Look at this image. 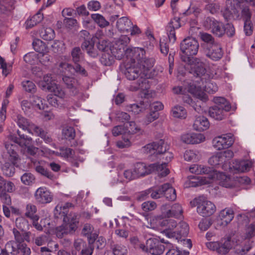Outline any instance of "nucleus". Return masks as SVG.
<instances>
[{"instance_id": "obj_25", "label": "nucleus", "mask_w": 255, "mask_h": 255, "mask_svg": "<svg viewBox=\"0 0 255 255\" xmlns=\"http://www.w3.org/2000/svg\"><path fill=\"white\" fill-rule=\"evenodd\" d=\"M190 172L196 174H206V176L210 175H213V172L217 171L206 166L201 164H193L189 169Z\"/></svg>"}, {"instance_id": "obj_10", "label": "nucleus", "mask_w": 255, "mask_h": 255, "mask_svg": "<svg viewBox=\"0 0 255 255\" xmlns=\"http://www.w3.org/2000/svg\"><path fill=\"white\" fill-rule=\"evenodd\" d=\"M234 142L233 135L231 134H226L214 138L212 144L215 149L220 150L231 146Z\"/></svg>"}, {"instance_id": "obj_41", "label": "nucleus", "mask_w": 255, "mask_h": 255, "mask_svg": "<svg viewBox=\"0 0 255 255\" xmlns=\"http://www.w3.org/2000/svg\"><path fill=\"white\" fill-rule=\"evenodd\" d=\"M176 233V238H181V237H186L188 234L189 227L187 224L184 222H180L175 230Z\"/></svg>"}, {"instance_id": "obj_54", "label": "nucleus", "mask_w": 255, "mask_h": 255, "mask_svg": "<svg viewBox=\"0 0 255 255\" xmlns=\"http://www.w3.org/2000/svg\"><path fill=\"white\" fill-rule=\"evenodd\" d=\"M32 220V226L35 228L38 231H42L43 229V227L45 226V223L47 220L46 218L42 219L38 222L39 217L35 216L34 218L31 219Z\"/></svg>"}, {"instance_id": "obj_2", "label": "nucleus", "mask_w": 255, "mask_h": 255, "mask_svg": "<svg viewBox=\"0 0 255 255\" xmlns=\"http://www.w3.org/2000/svg\"><path fill=\"white\" fill-rule=\"evenodd\" d=\"M213 175L208 176H193L189 181V185L191 187H197L209 184L212 179L219 181V183L226 188H231L235 186L236 181L226 174L220 172L214 171Z\"/></svg>"}, {"instance_id": "obj_51", "label": "nucleus", "mask_w": 255, "mask_h": 255, "mask_svg": "<svg viewBox=\"0 0 255 255\" xmlns=\"http://www.w3.org/2000/svg\"><path fill=\"white\" fill-rule=\"evenodd\" d=\"M252 164L251 161H241L235 166L234 168L238 172H244L249 170L252 167Z\"/></svg>"}, {"instance_id": "obj_35", "label": "nucleus", "mask_w": 255, "mask_h": 255, "mask_svg": "<svg viewBox=\"0 0 255 255\" xmlns=\"http://www.w3.org/2000/svg\"><path fill=\"white\" fill-rule=\"evenodd\" d=\"M162 188L164 190V195L168 200L174 201L176 199V191L170 184H164Z\"/></svg>"}, {"instance_id": "obj_56", "label": "nucleus", "mask_w": 255, "mask_h": 255, "mask_svg": "<svg viewBox=\"0 0 255 255\" xmlns=\"http://www.w3.org/2000/svg\"><path fill=\"white\" fill-rule=\"evenodd\" d=\"M47 101L49 104L53 107L58 108L64 107L63 99L58 100L55 96L52 95H48L47 97Z\"/></svg>"}, {"instance_id": "obj_4", "label": "nucleus", "mask_w": 255, "mask_h": 255, "mask_svg": "<svg viewBox=\"0 0 255 255\" xmlns=\"http://www.w3.org/2000/svg\"><path fill=\"white\" fill-rule=\"evenodd\" d=\"M17 134L19 137L13 135L9 136V139L15 143L18 144L20 147L26 148L27 153L30 155L34 156L39 152V148L31 145L32 138L23 134H21L19 130H17Z\"/></svg>"}, {"instance_id": "obj_27", "label": "nucleus", "mask_w": 255, "mask_h": 255, "mask_svg": "<svg viewBox=\"0 0 255 255\" xmlns=\"http://www.w3.org/2000/svg\"><path fill=\"white\" fill-rule=\"evenodd\" d=\"M132 23L127 17L123 16L117 20L116 27L121 32H128L132 27Z\"/></svg>"}, {"instance_id": "obj_22", "label": "nucleus", "mask_w": 255, "mask_h": 255, "mask_svg": "<svg viewBox=\"0 0 255 255\" xmlns=\"http://www.w3.org/2000/svg\"><path fill=\"white\" fill-rule=\"evenodd\" d=\"M163 227H166V230L164 231L165 235L168 238H174L176 236L175 231H172L175 228H176L178 225L176 221L173 219H166L162 222Z\"/></svg>"}, {"instance_id": "obj_40", "label": "nucleus", "mask_w": 255, "mask_h": 255, "mask_svg": "<svg viewBox=\"0 0 255 255\" xmlns=\"http://www.w3.org/2000/svg\"><path fill=\"white\" fill-rule=\"evenodd\" d=\"M225 112L224 109L213 106L210 108L209 114L213 119L217 120H222L225 117L224 113Z\"/></svg>"}, {"instance_id": "obj_49", "label": "nucleus", "mask_w": 255, "mask_h": 255, "mask_svg": "<svg viewBox=\"0 0 255 255\" xmlns=\"http://www.w3.org/2000/svg\"><path fill=\"white\" fill-rule=\"evenodd\" d=\"M1 190L3 192L12 193L15 190V187L13 182L10 181L3 180L0 182Z\"/></svg>"}, {"instance_id": "obj_7", "label": "nucleus", "mask_w": 255, "mask_h": 255, "mask_svg": "<svg viewBox=\"0 0 255 255\" xmlns=\"http://www.w3.org/2000/svg\"><path fill=\"white\" fill-rule=\"evenodd\" d=\"M199 43L198 41L193 37H187L184 39L180 43V50L184 55L182 56H188L196 55L198 51Z\"/></svg>"}, {"instance_id": "obj_48", "label": "nucleus", "mask_w": 255, "mask_h": 255, "mask_svg": "<svg viewBox=\"0 0 255 255\" xmlns=\"http://www.w3.org/2000/svg\"><path fill=\"white\" fill-rule=\"evenodd\" d=\"M43 18V16L42 14L38 13L33 15L30 19L26 21V28H29L33 27L37 24L40 22Z\"/></svg>"}, {"instance_id": "obj_28", "label": "nucleus", "mask_w": 255, "mask_h": 255, "mask_svg": "<svg viewBox=\"0 0 255 255\" xmlns=\"http://www.w3.org/2000/svg\"><path fill=\"white\" fill-rule=\"evenodd\" d=\"M219 218L223 225H227L234 218V211L231 209L225 208L220 212Z\"/></svg>"}, {"instance_id": "obj_38", "label": "nucleus", "mask_w": 255, "mask_h": 255, "mask_svg": "<svg viewBox=\"0 0 255 255\" xmlns=\"http://www.w3.org/2000/svg\"><path fill=\"white\" fill-rule=\"evenodd\" d=\"M48 91L53 93L54 96L59 98L60 99H64L65 98L66 94L63 89L56 83L52 86L48 87Z\"/></svg>"}, {"instance_id": "obj_42", "label": "nucleus", "mask_w": 255, "mask_h": 255, "mask_svg": "<svg viewBox=\"0 0 255 255\" xmlns=\"http://www.w3.org/2000/svg\"><path fill=\"white\" fill-rule=\"evenodd\" d=\"M33 49L37 52L43 55L48 53V48L41 40L37 39L34 40L32 43Z\"/></svg>"}, {"instance_id": "obj_9", "label": "nucleus", "mask_w": 255, "mask_h": 255, "mask_svg": "<svg viewBox=\"0 0 255 255\" xmlns=\"http://www.w3.org/2000/svg\"><path fill=\"white\" fill-rule=\"evenodd\" d=\"M169 149V145L163 140L153 142L145 145L142 147V151L149 155L163 154Z\"/></svg>"}, {"instance_id": "obj_14", "label": "nucleus", "mask_w": 255, "mask_h": 255, "mask_svg": "<svg viewBox=\"0 0 255 255\" xmlns=\"http://www.w3.org/2000/svg\"><path fill=\"white\" fill-rule=\"evenodd\" d=\"M53 194L45 187L38 188L34 193V198L39 204H46L50 203L53 200Z\"/></svg>"}, {"instance_id": "obj_50", "label": "nucleus", "mask_w": 255, "mask_h": 255, "mask_svg": "<svg viewBox=\"0 0 255 255\" xmlns=\"http://www.w3.org/2000/svg\"><path fill=\"white\" fill-rule=\"evenodd\" d=\"M126 129H127V133L131 134L134 133H141L143 130L139 126L137 125L134 122H130L126 124Z\"/></svg>"}, {"instance_id": "obj_8", "label": "nucleus", "mask_w": 255, "mask_h": 255, "mask_svg": "<svg viewBox=\"0 0 255 255\" xmlns=\"http://www.w3.org/2000/svg\"><path fill=\"white\" fill-rule=\"evenodd\" d=\"M206 247L211 251H216L220 255L228 254L232 249L230 239H222L217 242H210L206 243Z\"/></svg>"}, {"instance_id": "obj_1", "label": "nucleus", "mask_w": 255, "mask_h": 255, "mask_svg": "<svg viewBox=\"0 0 255 255\" xmlns=\"http://www.w3.org/2000/svg\"><path fill=\"white\" fill-rule=\"evenodd\" d=\"M62 208L65 209V206L62 207L57 205L54 210V214L58 217V215L64 216L63 224L56 228L55 232L57 237L62 238L64 235L72 234L75 232L79 224L78 216L74 213L65 215V212L62 211Z\"/></svg>"}, {"instance_id": "obj_21", "label": "nucleus", "mask_w": 255, "mask_h": 255, "mask_svg": "<svg viewBox=\"0 0 255 255\" xmlns=\"http://www.w3.org/2000/svg\"><path fill=\"white\" fill-rule=\"evenodd\" d=\"M188 91L201 101L206 102L208 100V97L201 86H197L195 84L190 83L188 86Z\"/></svg>"}, {"instance_id": "obj_3", "label": "nucleus", "mask_w": 255, "mask_h": 255, "mask_svg": "<svg viewBox=\"0 0 255 255\" xmlns=\"http://www.w3.org/2000/svg\"><path fill=\"white\" fill-rule=\"evenodd\" d=\"M181 59L190 66V72L195 76L204 77L202 78V80L206 79L208 77V74H206V70L205 64L200 59L183 56H182Z\"/></svg>"}, {"instance_id": "obj_17", "label": "nucleus", "mask_w": 255, "mask_h": 255, "mask_svg": "<svg viewBox=\"0 0 255 255\" xmlns=\"http://www.w3.org/2000/svg\"><path fill=\"white\" fill-rule=\"evenodd\" d=\"M126 53L127 54V58H130L131 63H136L139 65L142 63V60L145 58V52L143 48L134 47L132 49H127Z\"/></svg>"}, {"instance_id": "obj_57", "label": "nucleus", "mask_w": 255, "mask_h": 255, "mask_svg": "<svg viewBox=\"0 0 255 255\" xmlns=\"http://www.w3.org/2000/svg\"><path fill=\"white\" fill-rule=\"evenodd\" d=\"M41 37L45 40L50 41L55 37V32L53 29L48 27L42 30L40 33Z\"/></svg>"}, {"instance_id": "obj_64", "label": "nucleus", "mask_w": 255, "mask_h": 255, "mask_svg": "<svg viewBox=\"0 0 255 255\" xmlns=\"http://www.w3.org/2000/svg\"><path fill=\"white\" fill-rule=\"evenodd\" d=\"M255 236V223L249 225L246 229L245 238L246 240H250V239Z\"/></svg>"}, {"instance_id": "obj_13", "label": "nucleus", "mask_w": 255, "mask_h": 255, "mask_svg": "<svg viewBox=\"0 0 255 255\" xmlns=\"http://www.w3.org/2000/svg\"><path fill=\"white\" fill-rule=\"evenodd\" d=\"M161 212L165 218H180L183 214V208L178 203L173 204L170 209H168V205H163L160 208Z\"/></svg>"}, {"instance_id": "obj_18", "label": "nucleus", "mask_w": 255, "mask_h": 255, "mask_svg": "<svg viewBox=\"0 0 255 255\" xmlns=\"http://www.w3.org/2000/svg\"><path fill=\"white\" fill-rule=\"evenodd\" d=\"M126 77L129 80H134L143 75L141 66L136 63H127L125 72Z\"/></svg>"}, {"instance_id": "obj_11", "label": "nucleus", "mask_w": 255, "mask_h": 255, "mask_svg": "<svg viewBox=\"0 0 255 255\" xmlns=\"http://www.w3.org/2000/svg\"><path fill=\"white\" fill-rule=\"evenodd\" d=\"M203 24L206 28L211 29L212 32L218 36H222L225 33V26L223 23L213 18L207 17Z\"/></svg>"}, {"instance_id": "obj_29", "label": "nucleus", "mask_w": 255, "mask_h": 255, "mask_svg": "<svg viewBox=\"0 0 255 255\" xmlns=\"http://www.w3.org/2000/svg\"><path fill=\"white\" fill-rule=\"evenodd\" d=\"M209 122L207 119L203 116L197 117L193 124V128L195 130L202 131L208 129Z\"/></svg>"}, {"instance_id": "obj_37", "label": "nucleus", "mask_w": 255, "mask_h": 255, "mask_svg": "<svg viewBox=\"0 0 255 255\" xmlns=\"http://www.w3.org/2000/svg\"><path fill=\"white\" fill-rule=\"evenodd\" d=\"M253 242L250 240H245L241 247H237L236 249V255H247L248 252L252 248Z\"/></svg>"}, {"instance_id": "obj_32", "label": "nucleus", "mask_w": 255, "mask_h": 255, "mask_svg": "<svg viewBox=\"0 0 255 255\" xmlns=\"http://www.w3.org/2000/svg\"><path fill=\"white\" fill-rule=\"evenodd\" d=\"M150 165H153L154 166L152 168V172L156 171L160 177L166 176L169 173V170L167 167V163L165 162L161 164L153 163L150 164Z\"/></svg>"}, {"instance_id": "obj_46", "label": "nucleus", "mask_w": 255, "mask_h": 255, "mask_svg": "<svg viewBox=\"0 0 255 255\" xmlns=\"http://www.w3.org/2000/svg\"><path fill=\"white\" fill-rule=\"evenodd\" d=\"M214 102L216 104L214 107L224 109L226 112L229 111L230 109V106L228 102L223 97H215L213 99Z\"/></svg>"}, {"instance_id": "obj_63", "label": "nucleus", "mask_w": 255, "mask_h": 255, "mask_svg": "<svg viewBox=\"0 0 255 255\" xmlns=\"http://www.w3.org/2000/svg\"><path fill=\"white\" fill-rule=\"evenodd\" d=\"M31 101L32 107L35 109L43 110L44 109L45 105L43 103V101L42 99L38 96H33Z\"/></svg>"}, {"instance_id": "obj_12", "label": "nucleus", "mask_w": 255, "mask_h": 255, "mask_svg": "<svg viewBox=\"0 0 255 255\" xmlns=\"http://www.w3.org/2000/svg\"><path fill=\"white\" fill-rule=\"evenodd\" d=\"M165 247L160 241L155 238H150L146 241L144 252L149 253L152 255H160L163 253Z\"/></svg>"}, {"instance_id": "obj_24", "label": "nucleus", "mask_w": 255, "mask_h": 255, "mask_svg": "<svg viewBox=\"0 0 255 255\" xmlns=\"http://www.w3.org/2000/svg\"><path fill=\"white\" fill-rule=\"evenodd\" d=\"M19 245L14 241H10L5 245L4 249L0 250L1 255H17L19 253Z\"/></svg>"}, {"instance_id": "obj_19", "label": "nucleus", "mask_w": 255, "mask_h": 255, "mask_svg": "<svg viewBox=\"0 0 255 255\" xmlns=\"http://www.w3.org/2000/svg\"><path fill=\"white\" fill-rule=\"evenodd\" d=\"M180 26V18L178 17L172 18L166 26L167 33L170 42L174 43L175 42L176 37L175 30Z\"/></svg>"}, {"instance_id": "obj_45", "label": "nucleus", "mask_w": 255, "mask_h": 255, "mask_svg": "<svg viewBox=\"0 0 255 255\" xmlns=\"http://www.w3.org/2000/svg\"><path fill=\"white\" fill-rule=\"evenodd\" d=\"M33 128H34L33 134H35V135L40 136L47 143H49L51 142H52V138L47 133V132L45 131L41 128H39L38 126H33Z\"/></svg>"}, {"instance_id": "obj_6", "label": "nucleus", "mask_w": 255, "mask_h": 255, "mask_svg": "<svg viewBox=\"0 0 255 255\" xmlns=\"http://www.w3.org/2000/svg\"><path fill=\"white\" fill-rule=\"evenodd\" d=\"M216 211L215 204L203 197H199L197 202V212L202 217H209Z\"/></svg>"}, {"instance_id": "obj_60", "label": "nucleus", "mask_w": 255, "mask_h": 255, "mask_svg": "<svg viewBox=\"0 0 255 255\" xmlns=\"http://www.w3.org/2000/svg\"><path fill=\"white\" fill-rule=\"evenodd\" d=\"M35 177L31 173L27 172L23 174L21 177V182L26 185H30L35 182Z\"/></svg>"}, {"instance_id": "obj_33", "label": "nucleus", "mask_w": 255, "mask_h": 255, "mask_svg": "<svg viewBox=\"0 0 255 255\" xmlns=\"http://www.w3.org/2000/svg\"><path fill=\"white\" fill-rule=\"evenodd\" d=\"M154 64V61L152 59H146L145 57L142 60V63L139 64L141 66L142 74L144 77L150 78V75L148 73L150 69L152 68Z\"/></svg>"}, {"instance_id": "obj_16", "label": "nucleus", "mask_w": 255, "mask_h": 255, "mask_svg": "<svg viewBox=\"0 0 255 255\" xmlns=\"http://www.w3.org/2000/svg\"><path fill=\"white\" fill-rule=\"evenodd\" d=\"M205 53L208 57L213 61L220 60L224 53L221 46L217 43L207 45Z\"/></svg>"}, {"instance_id": "obj_55", "label": "nucleus", "mask_w": 255, "mask_h": 255, "mask_svg": "<svg viewBox=\"0 0 255 255\" xmlns=\"http://www.w3.org/2000/svg\"><path fill=\"white\" fill-rule=\"evenodd\" d=\"M130 243L135 249L139 250L144 252L146 245H144V243L139 240L137 237L133 236L130 237Z\"/></svg>"}, {"instance_id": "obj_31", "label": "nucleus", "mask_w": 255, "mask_h": 255, "mask_svg": "<svg viewBox=\"0 0 255 255\" xmlns=\"http://www.w3.org/2000/svg\"><path fill=\"white\" fill-rule=\"evenodd\" d=\"M164 190L162 188V185L160 187L154 188V189H149L145 190L141 193V196L144 197L147 196L149 194L150 195V197L153 199H157L161 197L164 195Z\"/></svg>"}, {"instance_id": "obj_61", "label": "nucleus", "mask_w": 255, "mask_h": 255, "mask_svg": "<svg viewBox=\"0 0 255 255\" xmlns=\"http://www.w3.org/2000/svg\"><path fill=\"white\" fill-rule=\"evenodd\" d=\"M146 109L143 103H140L139 104H132L129 107V111L133 113L134 115H138L143 113Z\"/></svg>"}, {"instance_id": "obj_34", "label": "nucleus", "mask_w": 255, "mask_h": 255, "mask_svg": "<svg viewBox=\"0 0 255 255\" xmlns=\"http://www.w3.org/2000/svg\"><path fill=\"white\" fill-rule=\"evenodd\" d=\"M110 51L113 55V57H115L117 59L120 60L122 59L125 55L127 57V54L126 53L127 49L122 47L120 46H118L116 44H115L113 46Z\"/></svg>"}, {"instance_id": "obj_5", "label": "nucleus", "mask_w": 255, "mask_h": 255, "mask_svg": "<svg viewBox=\"0 0 255 255\" xmlns=\"http://www.w3.org/2000/svg\"><path fill=\"white\" fill-rule=\"evenodd\" d=\"M245 0H226L225 9L223 12L224 17L226 19H239L240 8L241 4Z\"/></svg>"}, {"instance_id": "obj_15", "label": "nucleus", "mask_w": 255, "mask_h": 255, "mask_svg": "<svg viewBox=\"0 0 255 255\" xmlns=\"http://www.w3.org/2000/svg\"><path fill=\"white\" fill-rule=\"evenodd\" d=\"M180 140L187 144H197L204 142L205 140V137L202 133L190 132L181 134Z\"/></svg>"}, {"instance_id": "obj_44", "label": "nucleus", "mask_w": 255, "mask_h": 255, "mask_svg": "<svg viewBox=\"0 0 255 255\" xmlns=\"http://www.w3.org/2000/svg\"><path fill=\"white\" fill-rule=\"evenodd\" d=\"M172 116L176 118L185 119L187 116V112L185 109L180 106H174L171 110Z\"/></svg>"}, {"instance_id": "obj_59", "label": "nucleus", "mask_w": 255, "mask_h": 255, "mask_svg": "<svg viewBox=\"0 0 255 255\" xmlns=\"http://www.w3.org/2000/svg\"><path fill=\"white\" fill-rule=\"evenodd\" d=\"M3 173L6 176L11 177L15 172L14 165L9 162H5L1 167Z\"/></svg>"}, {"instance_id": "obj_30", "label": "nucleus", "mask_w": 255, "mask_h": 255, "mask_svg": "<svg viewBox=\"0 0 255 255\" xmlns=\"http://www.w3.org/2000/svg\"><path fill=\"white\" fill-rule=\"evenodd\" d=\"M45 164L46 162L42 160L38 161V163H35V169L37 172L41 175L48 179H53L54 178V175L45 167Z\"/></svg>"}, {"instance_id": "obj_43", "label": "nucleus", "mask_w": 255, "mask_h": 255, "mask_svg": "<svg viewBox=\"0 0 255 255\" xmlns=\"http://www.w3.org/2000/svg\"><path fill=\"white\" fill-rule=\"evenodd\" d=\"M82 47L86 50L91 57L95 58L98 55L97 51L94 48V43L89 40H85L82 43Z\"/></svg>"}, {"instance_id": "obj_47", "label": "nucleus", "mask_w": 255, "mask_h": 255, "mask_svg": "<svg viewBox=\"0 0 255 255\" xmlns=\"http://www.w3.org/2000/svg\"><path fill=\"white\" fill-rule=\"evenodd\" d=\"M91 18L100 27H105L108 26L110 23L101 14L99 13H94L91 14Z\"/></svg>"}, {"instance_id": "obj_53", "label": "nucleus", "mask_w": 255, "mask_h": 255, "mask_svg": "<svg viewBox=\"0 0 255 255\" xmlns=\"http://www.w3.org/2000/svg\"><path fill=\"white\" fill-rule=\"evenodd\" d=\"M55 83L53 82V79L51 74H47L43 77V80L39 83V86L43 90H47L48 87L52 86Z\"/></svg>"}, {"instance_id": "obj_62", "label": "nucleus", "mask_w": 255, "mask_h": 255, "mask_svg": "<svg viewBox=\"0 0 255 255\" xmlns=\"http://www.w3.org/2000/svg\"><path fill=\"white\" fill-rule=\"evenodd\" d=\"M114 255H127V250L126 247L121 244L114 245L112 247Z\"/></svg>"}, {"instance_id": "obj_39", "label": "nucleus", "mask_w": 255, "mask_h": 255, "mask_svg": "<svg viewBox=\"0 0 255 255\" xmlns=\"http://www.w3.org/2000/svg\"><path fill=\"white\" fill-rule=\"evenodd\" d=\"M184 158L187 161H197L201 158L199 151L196 150H186L184 153Z\"/></svg>"}, {"instance_id": "obj_36", "label": "nucleus", "mask_w": 255, "mask_h": 255, "mask_svg": "<svg viewBox=\"0 0 255 255\" xmlns=\"http://www.w3.org/2000/svg\"><path fill=\"white\" fill-rule=\"evenodd\" d=\"M164 217H165L163 216L162 213L161 215L150 217L149 219V224L147 227L153 229H158L160 227H163V224L162 223L164 220Z\"/></svg>"}, {"instance_id": "obj_26", "label": "nucleus", "mask_w": 255, "mask_h": 255, "mask_svg": "<svg viewBox=\"0 0 255 255\" xmlns=\"http://www.w3.org/2000/svg\"><path fill=\"white\" fill-rule=\"evenodd\" d=\"M146 77H144L143 75L141 76L140 78L138 79L137 83L135 85L133 84L130 86V89L132 91L141 90L146 94V91L150 88L149 81Z\"/></svg>"}, {"instance_id": "obj_20", "label": "nucleus", "mask_w": 255, "mask_h": 255, "mask_svg": "<svg viewBox=\"0 0 255 255\" xmlns=\"http://www.w3.org/2000/svg\"><path fill=\"white\" fill-rule=\"evenodd\" d=\"M153 167V165H146L142 162H137L132 166L137 178L152 173Z\"/></svg>"}, {"instance_id": "obj_52", "label": "nucleus", "mask_w": 255, "mask_h": 255, "mask_svg": "<svg viewBox=\"0 0 255 255\" xmlns=\"http://www.w3.org/2000/svg\"><path fill=\"white\" fill-rule=\"evenodd\" d=\"M114 57L110 51L104 52L100 58L101 62L105 66H110L114 61Z\"/></svg>"}, {"instance_id": "obj_23", "label": "nucleus", "mask_w": 255, "mask_h": 255, "mask_svg": "<svg viewBox=\"0 0 255 255\" xmlns=\"http://www.w3.org/2000/svg\"><path fill=\"white\" fill-rule=\"evenodd\" d=\"M18 126L24 130H27L28 133L33 134L34 128L33 127H37L34 124L30 123L26 119L21 115H17L15 119Z\"/></svg>"}, {"instance_id": "obj_58", "label": "nucleus", "mask_w": 255, "mask_h": 255, "mask_svg": "<svg viewBox=\"0 0 255 255\" xmlns=\"http://www.w3.org/2000/svg\"><path fill=\"white\" fill-rule=\"evenodd\" d=\"M36 212V206L32 204L29 203L26 206L25 216L31 219L35 216H38V215L35 214Z\"/></svg>"}]
</instances>
